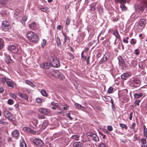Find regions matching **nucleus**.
I'll use <instances>...</instances> for the list:
<instances>
[{
    "mask_svg": "<svg viewBox=\"0 0 147 147\" xmlns=\"http://www.w3.org/2000/svg\"><path fill=\"white\" fill-rule=\"evenodd\" d=\"M50 61L51 66L53 67H57L59 66L60 63L59 59L55 57L51 58Z\"/></svg>",
    "mask_w": 147,
    "mask_h": 147,
    "instance_id": "nucleus-3",
    "label": "nucleus"
},
{
    "mask_svg": "<svg viewBox=\"0 0 147 147\" xmlns=\"http://www.w3.org/2000/svg\"><path fill=\"white\" fill-rule=\"evenodd\" d=\"M16 46L14 45L9 46L8 47V49L9 50L12 51V52H13V51Z\"/></svg>",
    "mask_w": 147,
    "mask_h": 147,
    "instance_id": "nucleus-26",
    "label": "nucleus"
},
{
    "mask_svg": "<svg viewBox=\"0 0 147 147\" xmlns=\"http://www.w3.org/2000/svg\"><path fill=\"white\" fill-rule=\"evenodd\" d=\"M40 66L41 67L46 69L49 68L52 66L51 63H45L41 64Z\"/></svg>",
    "mask_w": 147,
    "mask_h": 147,
    "instance_id": "nucleus-10",
    "label": "nucleus"
},
{
    "mask_svg": "<svg viewBox=\"0 0 147 147\" xmlns=\"http://www.w3.org/2000/svg\"><path fill=\"white\" fill-rule=\"evenodd\" d=\"M141 141L142 142V143L144 144H146V139H141Z\"/></svg>",
    "mask_w": 147,
    "mask_h": 147,
    "instance_id": "nucleus-63",
    "label": "nucleus"
},
{
    "mask_svg": "<svg viewBox=\"0 0 147 147\" xmlns=\"http://www.w3.org/2000/svg\"><path fill=\"white\" fill-rule=\"evenodd\" d=\"M29 27L30 29L32 30L35 29L36 27V23L35 22H33L29 25Z\"/></svg>",
    "mask_w": 147,
    "mask_h": 147,
    "instance_id": "nucleus-21",
    "label": "nucleus"
},
{
    "mask_svg": "<svg viewBox=\"0 0 147 147\" xmlns=\"http://www.w3.org/2000/svg\"><path fill=\"white\" fill-rule=\"evenodd\" d=\"M5 61L7 63H10L12 62V60L11 59L9 56H7L5 59Z\"/></svg>",
    "mask_w": 147,
    "mask_h": 147,
    "instance_id": "nucleus-23",
    "label": "nucleus"
},
{
    "mask_svg": "<svg viewBox=\"0 0 147 147\" xmlns=\"http://www.w3.org/2000/svg\"><path fill=\"white\" fill-rule=\"evenodd\" d=\"M36 102L38 103H40L42 102V100L40 98H38L36 99Z\"/></svg>",
    "mask_w": 147,
    "mask_h": 147,
    "instance_id": "nucleus-49",
    "label": "nucleus"
},
{
    "mask_svg": "<svg viewBox=\"0 0 147 147\" xmlns=\"http://www.w3.org/2000/svg\"><path fill=\"white\" fill-rule=\"evenodd\" d=\"M120 8L122 11H125L126 9L125 6L123 4L120 5Z\"/></svg>",
    "mask_w": 147,
    "mask_h": 147,
    "instance_id": "nucleus-39",
    "label": "nucleus"
},
{
    "mask_svg": "<svg viewBox=\"0 0 147 147\" xmlns=\"http://www.w3.org/2000/svg\"><path fill=\"white\" fill-rule=\"evenodd\" d=\"M27 36L29 40L32 42H35L38 40V36L32 31L28 32Z\"/></svg>",
    "mask_w": 147,
    "mask_h": 147,
    "instance_id": "nucleus-1",
    "label": "nucleus"
},
{
    "mask_svg": "<svg viewBox=\"0 0 147 147\" xmlns=\"http://www.w3.org/2000/svg\"><path fill=\"white\" fill-rule=\"evenodd\" d=\"M20 12V11L19 9H16L14 12V17L17 19L19 17V16L18 14Z\"/></svg>",
    "mask_w": 147,
    "mask_h": 147,
    "instance_id": "nucleus-22",
    "label": "nucleus"
},
{
    "mask_svg": "<svg viewBox=\"0 0 147 147\" xmlns=\"http://www.w3.org/2000/svg\"><path fill=\"white\" fill-rule=\"evenodd\" d=\"M4 114L5 117L9 120L14 121V119L12 117V115L9 111H5L4 112Z\"/></svg>",
    "mask_w": 147,
    "mask_h": 147,
    "instance_id": "nucleus-5",
    "label": "nucleus"
},
{
    "mask_svg": "<svg viewBox=\"0 0 147 147\" xmlns=\"http://www.w3.org/2000/svg\"><path fill=\"white\" fill-rule=\"evenodd\" d=\"M10 28V25L9 22L7 21H3L2 23L1 28L3 30L6 31Z\"/></svg>",
    "mask_w": 147,
    "mask_h": 147,
    "instance_id": "nucleus-4",
    "label": "nucleus"
},
{
    "mask_svg": "<svg viewBox=\"0 0 147 147\" xmlns=\"http://www.w3.org/2000/svg\"><path fill=\"white\" fill-rule=\"evenodd\" d=\"M32 142L38 146H42L43 144V142L42 141L39 139H33Z\"/></svg>",
    "mask_w": 147,
    "mask_h": 147,
    "instance_id": "nucleus-7",
    "label": "nucleus"
},
{
    "mask_svg": "<svg viewBox=\"0 0 147 147\" xmlns=\"http://www.w3.org/2000/svg\"><path fill=\"white\" fill-rule=\"evenodd\" d=\"M107 129L109 131H111L113 130L112 127L111 126H108L107 127Z\"/></svg>",
    "mask_w": 147,
    "mask_h": 147,
    "instance_id": "nucleus-56",
    "label": "nucleus"
},
{
    "mask_svg": "<svg viewBox=\"0 0 147 147\" xmlns=\"http://www.w3.org/2000/svg\"><path fill=\"white\" fill-rule=\"evenodd\" d=\"M135 54L136 55H138L139 54V53L138 51V49H136L134 51Z\"/></svg>",
    "mask_w": 147,
    "mask_h": 147,
    "instance_id": "nucleus-62",
    "label": "nucleus"
},
{
    "mask_svg": "<svg viewBox=\"0 0 147 147\" xmlns=\"http://www.w3.org/2000/svg\"><path fill=\"white\" fill-rule=\"evenodd\" d=\"M21 51L22 49L18 45H17L13 51V53H15L19 54L21 52Z\"/></svg>",
    "mask_w": 147,
    "mask_h": 147,
    "instance_id": "nucleus-12",
    "label": "nucleus"
},
{
    "mask_svg": "<svg viewBox=\"0 0 147 147\" xmlns=\"http://www.w3.org/2000/svg\"><path fill=\"white\" fill-rule=\"evenodd\" d=\"M6 84H7V85L9 87L12 88H13V85L11 82L9 81H7L6 82Z\"/></svg>",
    "mask_w": 147,
    "mask_h": 147,
    "instance_id": "nucleus-34",
    "label": "nucleus"
},
{
    "mask_svg": "<svg viewBox=\"0 0 147 147\" xmlns=\"http://www.w3.org/2000/svg\"><path fill=\"white\" fill-rule=\"evenodd\" d=\"M98 11L99 13H101L102 12V8L100 7L98 8Z\"/></svg>",
    "mask_w": 147,
    "mask_h": 147,
    "instance_id": "nucleus-64",
    "label": "nucleus"
},
{
    "mask_svg": "<svg viewBox=\"0 0 147 147\" xmlns=\"http://www.w3.org/2000/svg\"><path fill=\"white\" fill-rule=\"evenodd\" d=\"M59 72L57 70H53L51 71V74L54 77H57L59 75Z\"/></svg>",
    "mask_w": 147,
    "mask_h": 147,
    "instance_id": "nucleus-14",
    "label": "nucleus"
},
{
    "mask_svg": "<svg viewBox=\"0 0 147 147\" xmlns=\"http://www.w3.org/2000/svg\"><path fill=\"white\" fill-rule=\"evenodd\" d=\"M66 116L67 117H68L70 120L73 119V118L70 115V113H68L66 114Z\"/></svg>",
    "mask_w": 147,
    "mask_h": 147,
    "instance_id": "nucleus-51",
    "label": "nucleus"
},
{
    "mask_svg": "<svg viewBox=\"0 0 147 147\" xmlns=\"http://www.w3.org/2000/svg\"><path fill=\"white\" fill-rule=\"evenodd\" d=\"M41 93L43 96H47L46 91L44 90H41Z\"/></svg>",
    "mask_w": 147,
    "mask_h": 147,
    "instance_id": "nucleus-33",
    "label": "nucleus"
},
{
    "mask_svg": "<svg viewBox=\"0 0 147 147\" xmlns=\"http://www.w3.org/2000/svg\"><path fill=\"white\" fill-rule=\"evenodd\" d=\"M10 96L14 99H16V95L14 94L11 93L10 94Z\"/></svg>",
    "mask_w": 147,
    "mask_h": 147,
    "instance_id": "nucleus-52",
    "label": "nucleus"
},
{
    "mask_svg": "<svg viewBox=\"0 0 147 147\" xmlns=\"http://www.w3.org/2000/svg\"><path fill=\"white\" fill-rule=\"evenodd\" d=\"M143 92L140 93H135L134 94V96L135 98L137 99L139 98L140 97L142 96L143 94Z\"/></svg>",
    "mask_w": 147,
    "mask_h": 147,
    "instance_id": "nucleus-20",
    "label": "nucleus"
},
{
    "mask_svg": "<svg viewBox=\"0 0 147 147\" xmlns=\"http://www.w3.org/2000/svg\"><path fill=\"white\" fill-rule=\"evenodd\" d=\"M48 124V122L47 121L45 120L43 121L42 124V127L43 128H45L47 126Z\"/></svg>",
    "mask_w": 147,
    "mask_h": 147,
    "instance_id": "nucleus-30",
    "label": "nucleus"
},
{
    "mask_svg": "<svg viewBox=\"0 0 147 147\" xmlns=\"http://www.w3.org/2000/svg\"><path fill=\"white\" fill-rule=\"evenodd\" d=\"M96 5L94 4H92L90 5V10L92 11H94L95 9Z\"/></svg>",
    "mask_w": 147,
    "mask_h": 147,
    "instance_id": "nucleus-35",
    "label": "nucleus"
},
{
    "mask_svg": "<svg viewBox=\"0 0 147 147\" xmlns=\"http://www.w3.org/2000/svg\"><path fill=\"white\" fill-rule=\"evenodd\" d=\"M138 66L141 69H142L143 68V65H142V63L141 62H140L138 64Z\"/></svg>",
    "mask_w": 147,
    "mask_h": 147,
    "instance_id": "nucleus-54",
    "label": "nucleus"
},
{
    "mask_svg": "<svg viewBox=\"0 0 147 147\" xmlns=\"http://www.w3.org/2000/svg\"><path fill=\"white\" fill-rule=\"evenodd\" d=\"M80 137V136L78 135H73L72 136L71 138L76 140H78Z\"/></svg>",
    "mask_w": 147,
    "mask_h": 147,
    "instance_id": "nucleus-29",
    "label": "nucleus"
},
{
    "mask_svg": "<svg viewBox=\"0 0 147 147\" xmlns=\"http://www.w3.org/2000/svg\"><path fill=\"white\" fill-rule=\"evenodd\" d=\"M131 64L132 66H135L137 65L136 61L135 60H132L131 62Z\"/></svg>",
    "mask_w": 147,
    "mask_h": 147,
    "instance_id": "nucleus-36",
    "label": "nucleus"
},
{
    "mask_svg": "<svg viewBox=\"0 0 147 147\" xmlns=\"http://www.w3.org/2000/svg\"><path fill=\"white\" fill-rule=\"evenodd\" d=\"M113 34L116 37V38L117 39H119L120 38V36L117 30L114 31Z\"/></svg>",
    "mask_w": 147,
    "mask_h": 147,
    "instance_id": "nucleus-24",
    "label": "nucleus"
},
{
    "mask_svg": "<svg viewBox=\"0 0 147 147\" xmlns=\"http://www.w3.org/2000/svg\"><path fill=\"white\" fill-rule=\"evenodd\" d=\"M94 134H93V133L90 132H87L86 134V135L87 136H89L90 137H92L93 136V135H94Z\"/></svg>",
    "mask_w": 147,
    "mask_h": 147,
    "instance_id": "nucleus-46",
    "label": "nucleus"
},
{
    "mask_svg": "<svg viewBox=\"0 0 147 147\" xmlns=\"http://www.w3.org/2000/svg\"><path fill=\"white\" fill-rule=\"evenodd\" d=\"M18 95L21 98L22 100H28V97L26 94L19 92L18 93Z\"/></svg>",
    "mask_w": 147,
    "mask_h": 147,
    "instance_id": "nucleus-8",
    "label": "nucleus"
},
{
    "mask_svg": "<svg viewBox=\"0 0 147 147\" xmlns=\"http://www.w3.org/2000/svg\"><path fill=\"white\" fill-rule=\"evenodd\" d=\"M8 103L10 105H12L13 104V101L12 99H9L7 101Z\"/></svg>",
    "mask_w": 147,
    "mask_h": 147,
    "instance_id": "nucleus-45",
    "label": "nucleus"
},
{
    "mask_svg": "<svg viewBox=\"0 0 147 147\" xmlns=\"http://www.w3.org/2000/svg\"><path fill=\"white\" fill-rule=\"evenodd\" d=\"M23 130L25 132H28L33 134H35L36 133V131H33L30 128L27 127H24L23 128Z\"/></svg>",
    "mask_w": 147,
    "mask_h": 147,
    "instance_id": "nucleus-9",
    "label": "nucleus"
},
{
    "mask_svg": "<svg viewBox=\"0 0 147 147\" xmlns=\"http://www.w3.org/2000/svg\"><path fill=\"white\" fill-rule=\"evenodd\" d=\"M113 91V88L112 87H110L108 89L107 92L109 93H111Z\"/></svg>",
    "mask_w": 147,
    "mask_h": 147,
    "instance_id": "nucleus-40",
    "label": "nucleus"
},
{
    "mask_svg": "<svg viewBox=\"0 0 147 147\" xmlns=\"http://www.w3.org/2000/svg\"><path fill=\"white\" fill-rule=\"evenodd\" d=\"M146 24L145 20L144 19H141L139 22L138 28L140 29H142L144 28Z\"/></svg>",
    "mask_w": 147,
    "mask_h": 147,
    "instance_id": "nucleus-6",
    "label": "nucleus"
},
{
    "mask_svg": "<svg viewBox=\"0 0 147 147\" xmlns=\"http://www.w3.org/2000/svg\"><path fill=\"white\" fill-rule=\"evenodd\" d=\"M69 108V106L67 105H65L64 106V107H63V109L64 110H68V108Z\"/></svg>",
    "mask_w": 147,
    "mask_h": 147,
    "instance_id": "nucleus-61",
    "label": "nucleus"
},
{
    "mask_svg": "<svg viewBox=\"0 0 147 147\" xmlns=\"http://www.w3.org/2000/svg\"><path fill=\"white\" fill-rule=\"evenodd\" d=\"M129 82L131 86L135 88L138 86L140 84L141 82L138 79L133 78L130 79Z\"/></svg>",
    "mask_w": 147,
    "mask_h": 147,
    "instance_id": "nucleus-2",
    "label": "nucleus"
},
{
    "mask_svg": "<svg viewBox=\"0 0 147 147\" xmlns=\"http://www.w3.org/2000/svg\"><path fill=\"white\" fill-rule=\"evenodd\" d=\"M136 39L132 38L131 40L130 43L131 45L135 44L136 43Z\"/></svg>",
    "mask_w": 147,
    "mask_h": 147,
    "instance_id": "nucleus-44",
    "label": "nucleus"
},
{
    "mask_svg": "<svg viewBox=\"0 0 147 147\" xmlns=\"http://www.w3.org/2000/svg\"><path fill=\"white\" fill-rule=\"evenodd\" d=\"M11 135L12 136L16 138L18 137L19 135V131L17 130H15L13 131Z\"/></svg>",
    "mask_w": 147,
    "mask_h": 147,
    "instance_id": "nucleus-17",
    "label": "nucleus"
},
{
    "mask_svg": "<svg viewBox=\"0 0 147 147\" xmlns=\"http://www.w3.org/2000/svg\"><path fill=\"white\" fill-rule=\"evenodd\" d=\"M47 44V41L46 40L43 39L42 40V42H41V45L42 47L43 48H44V47Z\"/></svg>",
    "mask_w": 147,
    "mask_h": 147,
    "instance_id": "nucleus-31",
    "label": "nucleus"
},
{
    "mask_svg": "<svg viewBox=\"0 0 147 147\" xmlns=\"http://www.w3.org/2000/svg\"><path fill=\"white\" fill-rule=\"evenodd\" d=\"M107 60V59L105 60V61L104 60V59L103 58H102L99 61V63L100 64L102 63L103 62L106 61Z\"/></svg>",
    "mask_w": 147,
    "mask_h": 147,
    "instance_id": "nucleus-59",
    "label": "nucleus"
},
{
    "mask_svg": "<svg viewBox=\"0 0 147 147\" xmlns=\"http://www.w3.org/2000/svg\"><path fill=\"white\" fill-rule=\"evenodd\" d=\"M9 80V79L6 78H3L1 79V82L3 84H4L5 82L7 80Z\"/></svg>",
    "mask_w": 147,
    "mask_h": 147,
    "instance_id": "nucleus-41",
    "label": "nucleus"
},
{
    "mask_svg": "<svg viewBox=\"0 0 147 147\" xmlns=\"http://www.w3.org/2000/svg\"><path fill=\"white\" fill-rule=\"evenodd\" d=\"M27 19V16H24L22 18V20H21V22L24 25L25 24V22Z\"/></svg>",
    "mask_w": 147,
    "mask_h": 147,
    "instance_id": "nucleus-28",
    "label": "nucleus"
},
{
    "mask_svg": "<svg viewBox=\"0 0 147 147\" xmlns=\"http://www.w3.org/2000/svg\"><path fill=\"white\" fill-rule=\"evenodd\" d=\"M119 60V65L121 66H123L124 64V59L122 58L121 56H119L118 57Z\"/></svg>",
    "mask_w": 147,
    "mask_h": 147,
    "instance_id": "nucleus-13",
    "label": "nucleus"
},
{
    "mask_svg": "<svg viewBox=\"0 0 147 147\" xmlns=\"http://www.w3.org/2000/svg\"><path fill=\"white\" fill-rule=\"evenodd\" d=\"M8 1V0H0V5L5 4Z\"/></svg>",
    "mask_w": 147,
    "mask_h": 147,
    "instance_id": "nucleus-38",
    "label": "nucleus"
},
{
    "mask_svg": "<svg viewBox=\"0 0 147 147\" xmlns=\"http://www.w3.org/2000/svg\"><path fill=\"white\" fill-rule=\"evenodd\" d=\"M84 54V52L82 51V52L81 54V57L82 58H83L85 60H86V56H84L83 55Z\"/></svg>",
    "mask_w": 147,
    "mask_h": 147,
    "instance_id": "nucleus-50",
    "label": "nucleus"
},
{
    "mask_svg": "<svg viewBox=\"0 0 147 147\" xmlns=\"http://www.w3.org/2000/svg\"><path fill=\"white\" fill-rule=\"evenodd\" d=\"M20 147H27V146L25 143L24 140L22 139L20 140Z\"/></svg>",
    "mask_w": 147,
    "mask_h": 147,
    "instance_id": "nucleus-19",
    "label": "nucleus"
},
{
    "mask_svg": "<svg viewBox=\"0 0 147 147\" xmlns=\"http://www.w3.org/2000/svg\"><path fill=\"white\" fill-rule=\"evenodd\" d=\"M38 111L40 113L44 114H47L49 112L47 109L43 108L39 109H38Z\"/></svg>",
    "mask_w": 147,
    "mask_h": 147,
    "instance_id": "nucleus-11",
    "label": "nucleus"
},
{
    "mask_svg": "<svg viewBox=\"0 0 147 147\" xmlns=\"http://www.w3.org/2000/svg\"><path fill=\"white\" fill-rule=\"evenodd\" d=\"M143 127L144 129V135L146 136L147 135V129L146 128V126L144 125V126Z\"/></svg>",
    "mask_w": 147,
    "mask_h": 147,
    "instance_id": "nucleus-37",
    "label": "nucleus"
},
{
    "mask_svg": "<svg viewBox=\"0 0 147 147\" xmlns=\"http://www.w3.org/2000/svg\"><path fill=\"white\" fill-rule=\"evenodd\" d=\"M25 82L27 84L29 85H30V84H31V83H32V82L28 80H26Z\"/></svg>",
    "mask_w": 147,
    "mask_h": 147,
    "instance_id": "nucleus-60",
    "label": "nucleus"
},
{
    "mask_svg": "<svg viewBox=\"0 0 147 147\" xmlns=\"http://www.w3.org/2000/svg\"><path fill=\"white\" fill-rule=\"evenodd\" d=\"M119 125H120V127L122 128H124L125 129L127 128V126L124 124H122V123H120Z\"/></svg>",
    "mask_w": 147,
    "mask_h": 147,
    "instance_id": "nucleus-47",
    "label": "nucleus"
},
{
    "mask_svg": "<svg viewBox=\"0 0 147 147\" xmlns=\"http://www.w3.org/2000/svg\"><path fill=\"white\" fill-rule=\"evenodd\" d=\"M68 54L70 57V59H74V56L71 53L69 52L68 53Z\"/></svg>",
    "mask_w": 147,
    "mask_h": 147,
    "instance_id": "nucleus-42",
    "label": "nucleus"
},
{
    "mask_svg": "<svg viewBox=\"0 0 147 147\" xmlns=\"http://www.w3.org/2000/svg\"><path fill=\"white\" fill-rule=\"evenodd\" d=\"M130 76L129 74L127 73H124L121 75V78L122 79L126 80Z\"/></svg>",
    "mask_w": 147,
    "mask_h": 147,
    "instance_id": "nucleus-16",
    "label": "nucleus"
},
{
    "mask_svg": "<svg viewBox=\"0 0 147 147\" xmlns=\"http://www.w3.org/2000/svg\"><path fill=\"white\" fill-rule=\"evenodd\" d=\"M126 0H119V1L120 2L121 4L125 3L126 2Z\"/></svg>",
    "mask_w": 147,
    "mask_h": 147,
    "instance_id": "nucleus-57",
    "label": "nucleus"
},
{
    "mask_svg": "<svg viewBox=\"0 0 147 147\" xmlns=\"http://www.w3.org/2000/svg\"><path fill=\"white\" fill-rule=\"evenodd\" d=\"M38 118L39 119H45V117L44 116H43V115H39L38 116Z\"/></svg>",
    "mask_w": 147,
    "mask_h": 147,
    "instance_id": "nucleus-55",
    "label": "nucleus"
},
{
    "mask_svg": "<svg viewBox=\"0 0 147 147\" xmlns=\"http://www.w3.org/2000/svg\"><path fill=\"white\" fill-rule=\"evenodd\" d=\"M56 40L57 46L61 48V42L60 39L59 37H57L56 38Z\"/></svg>",
    "mask_w": 147,
    "mask_h": 147,
    "instance_id": "nucleus-25",
    "label": "nucleus"
},
{
    "mask_svg": "<svg viewBox=\"0 0 147 147\" xmlns=\"http://www.w3.org/2000/svg\"><path fill=\"white\" fill-rule=\"evenodd\" d=\"M74 147H82L83 144L80 142H74L73 143Z\"/></svg>",
    "mask_w": 147,
    "mask_h": 147,
    "instance_id": "nucleus-15",
    "label": "nucleus"
},
{
    "mask_svg": "<svg viewBox=\"0 0 147 147\" xmlns=\"http://www.w3.org/2000/svg\"><path fill=\"white\" fill-rule=\"evenodd\" d=\"M57 77L61 80H63L64 78V75L59 72V75H58Z\"/></svg>",
    "mask_w": 147,
    "mask_h": 147,
    "instance_id": "nucleus-32",
    "label": "nucleus"
},
{
    "mask_svg": "<svg viewBox=\"0 0 147 147\" xmlns=\"http://www.w3.org/2000/svg\"><path fill=\"white\" fill-rule=\"evenodd\" d=\"M3 40L2 39H0V50H1L3 46Z\"/></svg>",
    "mask_w": 147,
    "mask_h": 147,
    "instance_id": "nucleus-48",
    "label": "nucleus"
},
{
    "mask_svg": "<svg viewBox=\"0 0 147 147\" xmlns=\"http://www.w3.org/2000/svg\"><path fill=\"white\" fill-rule=\"evenodd\" d=\"M99 147H106V146L102 143H101L98 145Z\"/></svg>",
    "mask_w": 147,
    "mask_h": 147,
    "instance_id": "nucleus-58",
    "label": "nucleus"
},
{
    "mask_svg": "<svg viewBox=\"0 0 147 147\" xmlns=\"http://www.w3.org/2000/svg\"><path fill=\"white\" fill-rule=\"evenodd\" d=\"M75 105L78 109L84 111L85 107L82 106L81 105L78 103H76L75 104Z\"/></svg>",
    "mask_w": 147,
    "mask_h": 147,
    "instance_id": "nucleus-18",
    "label": "nucleus"
},
{
    "mask_svg": "<svg viewBox=\"0 0 147 147\" xmlns=\"http://www.w3.org/2000/svg\"><path fill=\"white\" fill-rule=\"evenodd\" d=\"M141 101V100H136L134 102V104L135 105H137L138 106L139 105V103Z\"/></svg>",
    "mask_w": 147,
    "mask_h": 147,
    "instance_id": "nucleus-43",
    "label": "nucleus"
},
{
    "mask_svg": "<svg viewBox=\"0 0 147 147\" xmlns=\"http://www.w3.org/2000/svg\"><path fill=\"white\" fill-rule=\"evenodd\" d=\"M92 137L93 140L95 142H97L99 141V139L98 137L96 135L94 134V135H93V136H92Z\"/></svg>",
    "mask_w": 147,
    "mask_h": 147,
    "instance_id": "nucleus-27",
    "label": "nucleus"
},
{
    "mask_svg": "<svg viewBox=\"0 0 147 147\" xmlns=\"http://www.w3.org/2000/svg\"><path fill=\"white\" fill-rule=\"evenodd\" d=\"M70 19L69 18H67L66 21V24L67 25H69L70 23Z\"/></svg>",
    "mask_w": 147,
    "mask_h": 147,
    "instance_id": "nucleus-53",
    "label": "nucleus"
}]
</instances>
